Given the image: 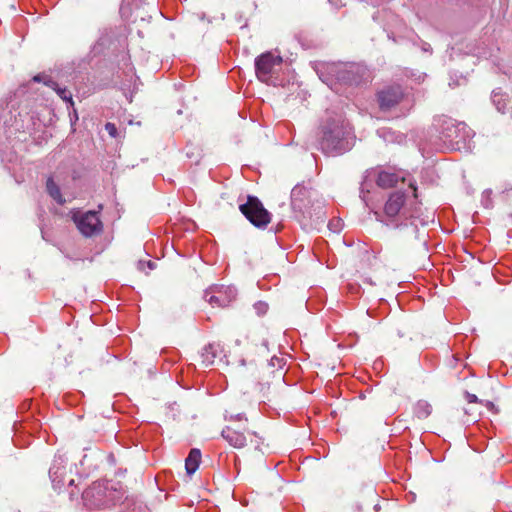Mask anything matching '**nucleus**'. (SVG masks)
Masks as SVG:
<instances>
[{"label":"nucleus","instance_id":"f257e3e1","mask_svg":"<svg viewBox=\"0 0 512 512\" xmlns=\"http://www.w3.org/2000/svg\"><path fill=\"white\" fill-rule=\"evenodd\" d=\"M351 131L343 121H333L323 129L321 149L328 155H339L351 148Z\"/></svg>","mask_w":512,"mask_h":512},{"label":"nucleus","instance_id":"f03ea898","mask_svg":"<svg viewBox=\"0 0 512 512\" xmlns=\"http://www.w3.org/2000/svg\"><path fill=\"white\" fill-rule=\"evenodd\" d=\"M441 140L447 148L461 150L471 149V140L474 132L463 122H456L451 118L442 120L440 126Z\"/></svg>","mask_w":512,"mask_h":512},{"label":"nucleus","instance_id":"7ed1b4c3","mask_svg":"<svg viewBox=\"0 0 512 512\" xmlns=\"http://www.w3.org/2000/svg\"><path fill=\"white\" fill-rule=\"evenodd\" d=\"M82 498L89 509L109 507L121 499L118 490L108 481L94 482L83 492Z\"/></svg>","mask_w":512,"mask_h":512},{"label":"nucleus","instance_id":"20e7f679","mask_svg":"<svg viewBox=\"0 0 512 512\" xmlns=\"http://www.w3.org/2000/svg\"><path fill=\"white\" fill-rule=\"evenodd\" d=\"M405 202L406 195L404 192H392L384 204L383 214L381 215L375 211L377 219L386 225L398 226L397 221L399 219L413 216L408 212V209L405 206Z\"/></svg>","mask_w":512,"mask_h":512},{"label":"nucleus","instance_id":"39448f33","mask_svg":"<svg viewBox=\"0 0 512 512\" xmlns=\"http://www.w3.org/2000/svg\"><path fill=\"white\" fill-rule=\"evenodd\" d=\"M240 211L256 227L265 228L271 221L270 213L258 198L248 196L247 202L240 205Z\"/></svg>","mask_w":512,"mask_h":512},{"label":"nucleus","instance_id":"423d86ee","mask_svg":"<svg viewBox=\"0 0 512 512\" xmlns=\"http://www.w3.org/2000/svg\"><path fill=\"white\" fill-rule=\"evenodd\" d=\"M282 64V58L271 52H266L258 56L255 60V72L257 78L266 84L274 83V74L276 68Z\"/></svg>","mask_w":512,"mask_h":512},{"label":"nucleus","instance_id":"0eeeda50","mask_svg":"<svg viewBox=\"0 0 512 512\" xmlns=\"http://www.w3.org/2000/svg\"><path fill=\"white\" fill-rule=\"evenodd\" d=\"M72 219L80 233L86 237H91L102 231L103 224L96 211H75L72 213Z\"/></svg>","mask_w":512,"mask_h":512},{"label":"nucleus","instance_id":"6e6552de","mask_svg":"<svg viewBox=\"0 0 512 512\" xmlns=\"http://www.w3.org/2000/svg\"><path fill=\"white\" fill-rule=\"evenodd\" d=\"M237 295V291L232 286H212L205 291V300L213 307L228 306Z\"/></svg>","mask_w":512,"mask_h":512},{"label":"nucleus","instance_id":"1a4fd4ad","mask_svg":"<svg viewBox=\"0 0 512 512\" xmlns=\"http://www.w3.org/2000/svg\"><path fill=\"white\" fill-rule=\"evenodd\" d=\"M404 101V94L400 86H392L378 93V102L381 110L390 111Z\"/></svg>","mask_w":512,"mask_h":512},{"label":"nucleus","instance_id":"9d476101","mask_svg":"<svg viewBox=\"0 0 512 512\" xmlns=\"http://www.w3.org/2000/svg\"><path fill=\"white\" fill-rule=\"evenodd\" d=\"M221 435L231 446L237 449L243 448L247 443L246 435L232 426H226Z\"/></svg>","mask_w":512,"mask_h":512},{"label":"nucleus","instance_id":"9b49d317","mask_svg":"<svg viewBox=\"0 0 512 512\" xmlns=\"http://www.w3.org/2000/svg\"><path fill=\"white\" fill-rule=\"evenodd\" d=\"M400 180L404 181L405 179L403 176H400L397 173L384 171V170L379 171L377 173V177H376L377 185L382 188L393 187V186L397 185V183Z\"/></svg>","mask_w":512,"mask_h":512},{"label":"nucleus","instance_id":"f8f14e48","mask_svg":"<svg viewBox=\"0 0 512 512\" xmlns=\"http://www.w3.org/2000/svg\"><path fill=\"white\" fill-rule=\"evenodd\" d=\"M44 76L42 75H36L34 76L33 80L35 82H41V81H44V83L51 87L56 93L57 95L63 99L64 101H67L69 102L71 105H73V100H72V94L70 93V91H68L65 87H60L55 81L51 80V79H48V80H44Z\"/></svg>","mask_w":512,"mask_h":512},{"label":"nucleus","instance_id":"ddd939ff","mask_svg":"<svg viewBox=\"0 0 512 512\" xmlns=\"http://www.w3.org/2000/svg\"><path fill=\"white\" fill-rule=\"evenodd\" d=\"M492 102L501 113H506L511 104V100L500 89H495L492 92Z\"/></svg>","mask_w":512,"mask_h":512},{"label":"nucleus","instance_id":"4468645a","mask_svg":"<svg viewBox=\"0 0 512 512\" xmlns=\"http://www.w3.org/2000/svg\"><path fill=\"white\" fill-rule=\"evenodd\" d=\"M65 471V467L60 464L57 465L56 462L50 468L49 475L55 490H60L61 487L63 486V476L65 474Z\"/></svg>","mask_w":512,"mask_h":512},{"label":"nucleus","instance_id":"2eb2a0df","mask_svg":"<svg viewBox=\"0 0 512 512\" xmlns=\"http://www.w3.org/2000/svg\"><path fill=\"white\" fill-rule=\"evenodd\" d=\"M201 459V453L198 449H192L186 458L185 468L187 474L192 475L199 467Z\"/></svg>","mask_w":512,"mask_h":512},{"label":"nucleus","instance_id":"dca6fc26","mask_svg":"<svg viewBox=\"0 0 512 512\" xmlns=\"http://www.w3.org/2000/svg\"><path fill=\"white\" fill-rule=\"evenodd\" d=\"M219 345L218 344H209L204 347L201 358L202 363L207 367L214 363V360L217 356Z\"/></svg>","mask_w":512,"mask_h":512},{"label":"nucleus","instance_id":"f3484780","mask_svg":"<svg viewBox=\"0 0 512 512\" xmlns=\"http://www.w3.org/2000/svg\"><path fill=\"white\" fill-rule=\"evenodd\" d=\"M413 411L417 418L424 419V418H427L431 414L432 407L427 401L419 400L415 404Z\"/></svg>","mask_w":512,"mask_h":512},{"label":"nucleus","instance_id":"a211bd4d","mask_svg":"<svg viewBox=\"0 0 512 512\" xmlns=\"http://www.w3.org/2000/svg\"><path fill=\"white\" fill-rule=\"evenodd\" d=\"M47 192L49 195L59 204H63L65 202L58 185L53 181L52 178H48L46 183Z\"/></svg>","mask_w":512,"mask_h":512},{"label":"nucleus","instance_id":"6ab92c4d","mask_svg":"<svg viewBox=\"0 0 512 512\" xmlns=\"http://www.w3.org/2000/svg\"><path fill=\"white\" fill-rule=\"evenodd\" d=\"M306 189L301 186H295L291 191V201L294 207H297V201L302 200L306 196Z\"/></svg>","mask_w":512,"mask_h":512},{"label":"nucleus","instance_id":"aec40b11","mask_svg":"<svg viewBox=\"0 0 512 512\" xmlns=\"http://www.w3.org/2000/svg\"><path fill=\"white\" fill-rule=\"evenodd\" d=\"M359 70H360V67L352 65V66H350L349 70H345L342 72L341 79L343 81L349 83L350 85L358 84V80L354 77H350V74H353L355 71L358 72Z\"/></svg>","mask_w":512,"mask_h":512},{"label":"nucleus","instance_id":"412c9836","mask_svg":"<svg viewBox=\"0 0 512 512\" xmlns=\"http://www.w3.org/2000/svg\"><path fill=\"white\" fill-rule=\"evenodd\" d=\"M342 226V220L338 218H333L328 223V228L334 233L339 232L342 229Z\"/></svg>","mask_w":512,"mask_h":512},{"label":"nucleus","instance_id":"4be33fe9","mask_svg":"<svg viewBox=\"0 0 512 512\" xmlns=\"http://www.w3.org/2000/svg\"><path fill=\"white\" fill-rule=\"evenodd\" d=\"M254 309L258 315H263L268 310V305L265 302L259 301L254 305Z\"/></svg>","mask_w":512,"mask_h":512},{"label":"nucleus","instance_id":"5701e85b","mask_svg":"<svg viewBox=\"0 0 512 512\" xmlns=\"http://www.w3.org/2000/svg\"><path fill=\"white\" fill-rule=\"evenodd\" d=\"M105 130L113 138H116L118 135L117 127L113 123H110V122L106 123Z\"/></svg>","mask_w":512,"mask_h":512},{"label":"nucleus","instance_id":"b1692460","mask_svg":"<svg viewBox=\"0 0 512 512\" xmlns=\"http://www.w3.org/2000/svg\"><path fill=\"white\" fill-rule=\"evenodd\" d=\"M227 419L229 420H237V421H241V420H245L247 421L246 417L244 414H236V415H230L229 417L226 416Z\"/></svg>","mask_w":512,"mask_h":512},{"label":"nucleus","instance_id":"393cba45","mask_svg":"<svg viewBox=\"0 0 512 512\" xmlns=\"http://www.w3.org/2000/svg\"><path fill=\"white\" fill-rule=\"evenodd\" d=\"M466 399L469 403H475L478 400L476 395L470 393H466Z\"/></svg>","mask_w":512,"mask_h":512},{"label":"nucleus","instance_id":"a878e982","mask_svg":"<svg viewBox=\"0 0 512 512\" xmlns=\"http://www.w3.org/2000/svg\"><path fill=\"white\" fill-rule=\"evenodd\" d=\"M146 265L150 270H153L155 268V263L152 261H148Z\"/></svg>","mask_w":512,"mask_h":512},{"label":"nucleus","instance_id":"bb28decb","mask_svg":"<svg viewBox=\"0 0 512 512\" xmlns=\"http://www.w3.org/2000/svg\"><path fill=\"white\" fill-rule=\"evenodd\" d=\"M362 199L366 202V205L369 207V209L373 210L372 207H370V205L368 204L367 200H366V196L365 194L362 192V195H361Z\"/></svg>","mask_w":512,"mask_h":512},{"label":"nucleus","instance_id":"cd10ccee","mask_svg":"<svg viewBox=\"0 0 512 512\" xmlns=\"http://www.w3.org/2000/svg\"><path fill=\"white\" fill-rule=\"evenodd\" d=\"M73 484H74V480H73V479H71V480L69 481V485H73Z\"/></svg>","mask_w":512,"mask_h":512},{"label":"nucleus","instance_id":"c85d7f7f","mask_svg":"<svg viewBox=\"0 0 512 512\" xmlns=\"http://www.w3.org/2000/svg\"><path fill=\"white\" fill-rule=\"evenodd\" d=\"M410 187L413 188L414 191H416V187H414L413 184L410 183Z\"/></svg>","mask_w":512,"mask_h":512}]
</instances>
